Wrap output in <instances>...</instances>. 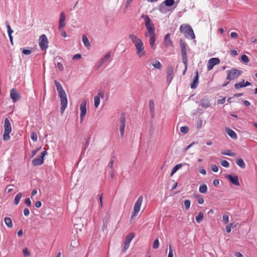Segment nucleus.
I'll return each instance as SVG.
<instances>
[{"label": "nucleus", "instance_id": "obj_63", "mask_svg": "<svg viewBox=\"0 0 257 257\" xmlns=\"http://www.w3.org/2000/svg\"><path fill=\"white\" fill-rule=\"evenodd\" d=\"M230 54L232 56H236L237 55V52L236 50H231Z\"/></svg>", "mask_w": 257, "mask_h": 257}, {"label": "nucleus", "instance_id": "obj_52", "mask_svg": "<svg viewBox=\"0 0 257 257\" xmlns=\"http://www.w3.org/2000/svg\"><path fill=\"white\" fill-rule=\"evenodd\" d=\"M211 170L214 172H217L218 170V167L215 165H212L211 166Z\"/></svg>", "mask_w": 257, "mask_h": 257}, {"label": "nucleus", "instance_id": "obj_3", "mask_svg": "<svg viewBox=\"0 0 257 257\" xmlns=\"http://www.w3.org/2000/svg\"><path fill=\"white\" fill-rule=\"evenodd\" d=\"M4 133L3 136V139L4 141H8L10 139V134L12 132V126L9 119L6 117L4 120Z\"/></svg>", "mask_w": 257, "mask_h": 257}, {"label": "nucleus", "instance_id": "obj_28", "mask_svg": "<svg viewBox=\"0 0 257 257\" xmlns=\"http://www.w3.org/2000/svg\"><path fill=\"white\" fill-rule=\"evenodd\" d=\"M183 165L182 164H178L175 165L172 169L171 176H172L179 169H180Z\"/></svg>", "mask_w": 257, "mask_h": 257}, {"label": "nucleus", "instance_id": "obj_12", "mask_svg": "<svg viewBox=\"0 0 257 257\" xmlns=\"http://www.w3.org/2000/svg\"><path fill=\"white\" fill-rule=\"evenodd\" d=\"M135 234L134 232H131L125 237V241L124 242V246L123 247L122 251L125 252L128 249L130 244L133 239L134 238Z\"/></svg>", "mask_w": 257, "mask_h": 257}, {"label": "nucleus", "instance_id": "obj_11", "mask_svg": "<svg viewBox=\"0 0 257 257\" xmlns=\"http://www.w3.org/2000/svg\"><path fill=\"white\" fill-rule=\"evenodd\" d=\"M47 155V151H43L41 153V156H38L32 161V164L34 166H40L44 163V158Z\"/></svg>", "mask_w": 257, "mask_h": 257}, {"label": "nucleus", "instance_id": "obj_62", "mask_svg": "<svg viewBox=\"0 0 257 257\" xmlns=\"http://www.w3.org/2000/svg\"><path fill=\"white\" fill-rule=\"evenodd\" d=\"M42 205V203L41 201H38L35 203V206L37 208H40Z\"/></svg>", "mask_w": 257, "mask_h": 257}, {"label": "nucleus", "instance_id": "obj_59", "mask_svg": "<svg viewBox=\"0 0 257 257\" xmlns=\"http://www.w3.org/2000/svg\"><path fill=\"white\" fill-rule=\"evenodd\" d=\"M24 214L25 216H28L29 214H30V211L29 210V209L28 208H25L24 210Z\"/></svg>", "mask_w": 257, "mask_h": 257}, {"label": "nucleus", "instance_id": "obj_56", "mask_svg": "<svg viewBox=\"0 0 257 257\" xmlns=\"http://www.w3.org/2000/svg\"><path fill=\"white\" fill-rule=\"evenodd\" d=\"M32 52L31 50L24 49L23 50V53L25 55H30Z\"/></svg>", "mask_w": 257, "mask_h": 257}, {"label": "nucleus", "instance_id": "obj_25", "mask_svg": "<svg viewBox=\"0 0 257 257\" xmlns=\"http://www.w3.org/2000/svg\"><path fill=\"white\" fill-rule=\"evenodd\" d=\"M82 41H83L85 46L86 47H87L88 49H89V48L91 46L90 43L87 37L85 35H83V36H82Z\"/></svg>", "mask_w": 257, "mask_h": 257}, {"label": "nucleus", "instance_id": "obj_35", "mask_svg": "<svg viewBox=\"0 0 257 257\" xmlns=\"http://www.w3.org/2000/svg\"><path fill=\"white\" fill-rule=\"evenodd\" d=\"M55 85H56L57 90L58 92L64 91V89L61 85V84L57 80L54 81Z\"/></svg>", "mask_w": 257, "mask_h": 257}, {"label": "nucleus", "instance_id": "obj_23", "mask_svg": "<svg viewBox=\"0 0 257 257\" xmlns=\"http://www.w3.org/2000/svg\"><path fill=\"white\" fill-rule=\"evenodd\" d=\"M128 38L134 44V45L142 41L137 35L134 34H130L128 35Z\"/></svg>", "mask_w": 257, "mask_h": 257}, {"label": "nucleus", "instance_id": "obj_57", "mask_svg": "<svg viewBox=\"0 0 257 257\" xmlns=\"http://www.w3.org/2000/svg\"><path fill=\"white\" fill-rule=\"evenodd\" d=\"M99 199L100 201V206L101 208L103 207V204H102V199H103V195L100 194L99 195Z\"/></svg>", "mask_w": 257, "mask_h": 257}, {"label": "nucleus", "instance_id": "obj_38", "mask_svg": "<svg viewBox=\"0 0 257 257\" xmlns=\"http://www.w3.org/2000/svg\"><path fill=\"white\" fill-rule=\"evenodd\" d=\"M174 0H165L164 2V4L168 7L172 6L174 4Z\"/></svg>", "mask_w": 257, "mask_h": 257}, {"label": "nucleus", "instance_id": "obj_40", "mask_svg": "<svg viewBox=\"0 0 257 257\" xmlns=\"http://www.w3.org/2000/svg\"><path fill=\"white\" fill-rule=\"evenodd\" d=\"M244 80H242V81L241 82H239V83H236L234 85L235 88L236 89H238L241 87H243V85H244Z\"/></svg>", "mask_w": 257, "mask_h": 257}, {"label": "nucleus", "instance_id": "obj_19", "mask_svg": "<svg viewBox=\"0 0 257 257\" xmlns=\"http://www.w3.org/2000/svg\"><path fill=\"white\" fill-rule=\"evenodd\" d=\"M226 178L234 185L238 186L240 185L238 177L236 175H227Z\"/></svg>", "mask_w": 257, "mask_h": 257}, {"label": "nucleus", "instance_id": "obj_16", "mask_svg": "<svg viewBox=\"0 0 257 257\" xmlns=\"http://www.w3.org/2000/svg\"><path fill=\"white\" fill-rule=\"evenodd\" d=\"M10 97L13 100V102H16L21 98L20 94L18 92L15 88H13L11 90Z\"/></svg>", "mask_w": 257, "mask_h": 257}, {"label": "nucleus", "instance_id": "obj_42", "mask_svg": "<svg viewBox=\"0 0 257 257\" xmlns=\"http://www.w3.org/2000/svg\"><path fill=\"white\" fill-rule=\"evenodd\" d=\"M159 244H160V243H159V239L158 238L156 239L153 242V248H154V249L158 248L159 247Z\"/></svg>", "mask_w": 257, "mask_h": 257}, {"label": "nucleus", "instance_id": "obj_36", "mask_svg": "<svg viewBox=\"0 0 257 257\" xmlns=\"http://www.w3.org/2000/svg\"><path fill=\"white\" fill-rule=\"evenodd\" d=\"M236 226V224L235 223H229L226 226V231L227 233H229L231 231V228H234Z\"/></svg>", "mask_w": 257, "mask_h": 257}, {"label": "nucleus", "instance_id": "obj_30", "mask_svg": "<svg viewBox=\"0 0 257 257\" xmlns=\"http://www.w3.org/2000/svg\"><path fill=\"white\" fill-rule=\"evenodd\" d=\"M236 163L238 166H239L242 169H244L245 167V164L244 163L243 160L241 158H239L237 159Z\"/></svg>", "mask_w": 257, "mask_h": 257}, {"label": "nucleus", "instance_id": "obj_14", "mask_svg": "<svg viewBox=\"0 0 257 257\" xmlns=\"http://www.w3.org/2000/svg\"><path fill=\"white\" fill-rule=\"evenodd\" d=\"M86 104H87V100H83L80 105V121L82 122L83 120V119L86 115Z\"/></svg>", "mask_w": 257, "mask_h": 257}, {"label": "nucleus", "instance_id": "obj_10", "mask_svg": "<svg viewBox=\"0 0 257 257\" xmlns=\"http://www.w3.org/2000/svg\"><path fill=\"white\" fill-rule=\"evenodd\" d=\"M39 45L42 50H45L48 47V40L46 36L44 34L40 36L39 40Z\"/></svg>", "mask_w": 257, "mask_h": 257}, {"label": "nucleus", "instance_id": "obj_41", "mask_svg": "<svg viewBox=\"0 0 257 257\" xmlns=\"http://www.w3.org/2000/svg\"><path fill=\"white\" fill-rule=\"evenodd\" d=\"M241 60L242 62L247 63L249 61V58L247 55L243 54L241 56Z\"/></svg>", "mask_w": 257, "mask_h": 257}, {"label": "nucleus", "instance_id": "obj_53", "mask_svg": "<svg viewBox=\"0 0 257 257\" xmlns=\"http://www.w3.org/2000/svg\"><path fill=\"white\" fill-rule=\"evenodd\" d=\"M173 256H174V254H173V250L172 249L171 245H169V252L168 257H173Z\"/></svg>", "mask_w": 257, "mask_h": 257}, {"label": "nucleus", "instance_id": "obj_26", "mask_svg": "<svg viewBox=\"0 0 257 257\" xmlns=\"http://www.w3.org/2000/svg\"><path fill=\"white\" fill-rule=\"evenodd\" d=\"M4 222L6 224V225L9 227V228H12L13 226V224L12 222V219L9 217H5L4 218Z\"/></svg>", "mask_w": 257, "mask_h": 257}, {"label": "nucleus", "instance_id": "obj_33", "mask_svg": "<svg viewBox=\"0 0 257 257\" xmlns=\"http://www.w3.org/2000/svg\"><path fill=\"white\" fill-rule=\"evenodd\" d=\"M22 197V193H19L15 196V200H14V203L16 205H17L19 203Z\"/></svg>", "mask_w": 257, "mask_h": 257}, {"label": "nucleus", "instance_id": "obj_8", "mask_svg": "<svg viewBox=\"0 0 257 257\" xmlns=\"http://www.w3.org/2000/svg\"><path fill=\"white\" fill-rule=\"evenodd\" d=\"M143 201V196H140L135 203L134 210L132 215V218L137 216L140 211L141 207Z\"/></svg>", "mask_w": 257, "mask_h": 257}, {"label": "nucleus", "instance_id": "obj_1", "mask_svg": "<svg viewBox=\"0 0 257 257\" xmlns=\"http://www.w3.org/2000/svg\"><path fill=\"white\" fill-rule=\"evenodd\" d=\"M141 18L144 20L145 26L147 30V32L145 34V37H148L149 34L155 33L154 25L149 17L147 15H142Z\"/></svg>", "mask_w": 257, "mask_h": 257}, {"label": "nucleus", "instance_id": "obj_43", "mask_svg": "<svg viewBox=\"0 0 257 257\" xmlns=\"http://www.w3.org/2000/svg\"><path fill=\"white\" fill-rule=\"evenodd\" d=\"M189 131V127L187 126H183L180 127V132L183 134H186Z\"/></svg>", "mask_w": 257, "mask_h": 257}, {"label": "nucleus", "instance_id": "obj_29", "mask_svg": "<svg viewBox=\"0 0 257 257\" xmlns=\"http://www.w3.org/2000/svg\"><path fill=\"white\" fill-rule=\"evenodd\" d=\"M204 219V214L202 212H200L195 217L196 221L197 223H200Z\"/></svg>", "mask_w": 257, "mask_h": 257}, {"label": "nucleus", "instance_id": "obj_48", "mask_svg": "<svg viewBox=\"0 0 257 257\" xmlns=\"http://www.w3.org/2000/svg\"><path fill=\"white\" fill-rule=\"evenodd\" d=\"M221 165L225 168H228L229 167V163L226 160L222 161L221 162Z\"/></svg>", "mask_w": 257, "mask_h": 257}, {"label": "nucleus", "instance_id": "obj_9", "mask_svg": "<svg viewBox=\"0 0 257 257\" xmlns=\"http://www.w3.org/2000/svg\"><path fill=\"white\" fill-rule=\"evenodd\" d=\"M136 53L139 58H142L146 55V52L143 41L135 44Z\"/></svg>", "mask_w": 257, "mask_h": 257}, {"label": "nucleus", "instance_id": "obj_22", "mask_svg": "<svg viewBox=\"0 0 257 257\" xmlns=\"http://www.w3.org/2000/svg\"><path fill=\"white\" fill-rule=\"evenodd\" d=\"M148 37L150 38V44L151 48L153 49H155L156 47L155 45V41H156V37L155 33L150 34L148 35Z\"/></svg>", "mask_w": 257, "mask_h": 257}, {"label": "nucleus", "instance_id": "obj_55", "mask_svg": "<svg viewBox=\"0 0 257 257\" xmlns=\"http://www.w3.org/2000/svg\"><path fill=\"white\" fill-rule=\"evenodd\" d=\"M25 204L28 206V207H31V201L30 199L29 198H27L26 200H25Z\"/></svg>", "mask_w": 257, "mask_h": 257}, {"label": "nucleus", "instance_id": "obj_58", "mask_svg": "<svg viewBox=\"0 0 257 257\" xmlns=\"http://www.w3.org/2000/svg\"><path fill=\"white\" fill-rule=\"evenodd\" d=\"M230 36L232 38H237L238 37V34L235 32H231L230 34Z\"/></svg>", "mask_w": 257, "mask_h": 257}, {"label": "nucleus", "instance_id": "obj_21", "mask_svg": "<svg viewBox=\"0 0 257 257\" xmlns=\"http://www.w3.org/2000/svg\"><path fill=\"white\" fill-rule=\"evenodd\" d=\"M225 131L231 138L234 140L237 139V136L234 131L229 127H226Z\"/></svg>", "mask_w": 257, "mask_h": 257}, {"label": "nucleus", "instance_id": "obj_15", "mask_svg": "<svg viewBox=\"0 0 257 257\" xmlns=\"http://www.w3.org/2000/svg\"><path fill=\"white\" fill-rule=\"evenodd\" d=\"M220 63V60L218 58H210L207 63V68L208 71L212 70L213 67L218 64Z\"/></svg>", "mask_w": 257, "mask_h": 257}, {"label": "nucleus", "instance_id": "obj_49", "mask_svg": "<svg viewBox=\"0 0 257 257\" xmlns=\"http://www.w3.org/2000/svg\"><path fill=\"white\" fill-rule=\"evenodd\" d=\"M203 120L201 119H199L197 120L196 126L198 128H200L202 126Z\"/></svg>", "mask_w": 257, "mask_h": 257}, {"label": "nucleus", "instance_id": "obj_64", "mask_svg": "<svg viewBox=\"0 0 257 257\" xmlns=\"http://www.w3.org/2000/svg\"><path fill=\"white\" fill-rule=\"evenodd\" d=\"M213 184L214 186H217L219 185V182L218 180H214L213 181Z\"/></svg>", "mask_w": 257, "mask_h": 257}, {"label": "nucleus", "instance_id": "obj_2", "mask_svg": "<svg viewBox=\"0 0 257 257\" xmlns=\"http://www.w3.org/2000/svg\"><path fill=\"white\" fill-rule=\"evenodd\" d=\"M180 31L183 33L187 38L193 39L195 36L191 27L188 25H182L180 27Z\"/></svg>", "mask_w": 257, "mask_h": 257}, {"label": "nucleus", "instance_id": "obj_27", "mask_svg": "<svg viewBox=\"0 0 257 257\" xmlns=\"http://www.w3.org/2000/svg\"><path fill=\"white\" fill-rule=\"evenodd\" d=\"M149 107L151 114L153 116L155 112V104L152 100H150L149 102Z\"/></svg>", "mask_w": 257, "mask_h": 257}, {"label": "nucleus", "instance_id": "obj_45", "mask_svg": "<svg viewBox=\"0 0 257 257\" xmlns=\"http://www.w3.org/2000/svg\"><path fill=\"white\" fill-rule=\"evenodd\" d=\"M31 138L34 142H37L38 139L37 134L36 133H32L31 135Z\"/></svg>", "mask_w": 257, "mask_h": 257}, {"label": "nucleus", "instance_id": "obj_24", "mask_svg": "<svg viewBox=\"0 0 257 257\" xmlns=\"http://www.w3.org/2000/svg\"><path fill=\"white\" fill-rule=\"evenodd\" d=\"M164 44L167 47L172 46V42L170 39V34H167L164 38Z\"/></svg>", "mask_w": 257, "mask_h": 257}, {"label": "nucleus", "instance_id": "obj_46", "mask_svg": "<svg viewBox=\"0 0 257 257\" xmlns=\"http://www.w3.org/2000/svg\"><path fill=\"white\" fill-rule=\"evenodd\" d=\"M223 221L225 224L229 222V216L227 214H224L222 217Z\"/></svg>", "mask_w": 257, "mask_h": 257}, {"label": "nucleus", "instance_id": "obj_13", "mask_svg": "<svg viewBox=\"0 0 257 257\" xmlns=\"http://www.w3.org/2000/svg\"><path fill=\"white\" fill-rule=\"evenodd\" d=\"M125 116L123 113H121L119 118V131L121 138H123L124 134V128L125 127Z\"/></svg>", "mask_w": 257, "mask_h": 257}, {"label": "nucleus", "instance_id": "obj_44", "mask_svg": "<svg viewBox=\"0 0 257 257\" xmlns=\"http://www.w3.org/2000/svg\"><path fill=\"white\" fill-rule=\"evenodd\" d=\"M191 201L189 200H186L184 201V206L186 210H188L190 206Z\"/></svg>", "mask_w": 257, "mask_h": 257}, {"label": "nucleus", "instance_id": "obj_61", "mask_svg": "<svg viewBox=\"0 0 257 257\" xmlns=\"http://www.w3.org/2000/svg\"><path fill=\"white\" fill-rule=\"evenodd\" d=\"M204 199L202 197H199L197 199V202L199 204H202L204 203Z\"/></svg>", "mask_w": 257, "mask_h": 257}, {"label": "nucleus", "instance_id": "obj_39", "mask_svg": "<svg viewBox=\"0 0 257 257\" xmlns=\"http://www.w3.org/2000/svg\"><path fill=\"white\" fill-rule=\"evenodd\" d=\"M100 104V98L99 96H95L94 97V106L97 108Z\"/></svg>", "mask_w": 257, "mask_h": 257}, {"label": "nucleus", "instance_id": "obj_32", "mask_svg": "<svg viewBox=\"0 0 257 257\" xmlns=\"http://www.w3.org/2000/svg\"><path fill=\"white\" fill-rule=\"evenodd\" d=\"M199 192L201 193H206L207 191V187L205 184H202L199 188Z\"/></svg>", "mask_w": 257, "mask_h": 257}, {"label": "nucleus", "instance_id": "obj_60", "mask_svg": "<svg viewBox=\"0 0 257 257\" xmlns=\"http://www.w3.org/2000/svg\"><path fill=\"white\" fill-rule=\"evenodd\" d=\"M81 55L80 54H76V55H74L72 59L73 60L79 59L81 58Z\"/></svg>", "mask_w": 257, "mask_h": 257}, {"label": "nucleus", "instance_id": "obj_31", "mask_svg": "<svg viewBox=\"0 0 257 257\" xmlns=\"http://www.w3.org/2000/svg\"><path fill=\"white\" fill-rule=\"evenodd\" d=\"M152 65L154 66V67L156 69H161L162 68V64H161V63L157 60V61H155L154 62H153L152 63Z\"/></svg>", "mask_w": 257, "mask_h": 257}, {"label": "nucleus", "instance_id": "obj_7", "mask_svg": "<svg viewBox=\"0 0 257 257\" xmlns=\"http://www.w3.org/2000/svg\"><path fill=\"white\" fill-rule=\"evenodd\" d=\"M65 13L62 12L60 14L59 29L60 30L61 35L64 38L67 36L66 32L64 30H62V28L65 26Z\"/></svg>", "mask_w": 257, "mask_h": 257}, {"label": "nucleus", "instance_id": "obj_50", "mask_svg": "<svg viewBox=\"0 0 257 257\" xmlns=\"http://www.w3.org/2000/svg\"><path fill=\"white\" fill-rule=\"evenodd\" d=\"M7 28L9 36L12 35V33H13V30L11 29V27L10 26V25H7Z\"/></svg>", "mask_w": 257, "mask_h": 257}, {"label": "nucleus", "instance_id": "obj_47", "mask_svg": "<svg viewBox=\"0 0 257 257\" xmlns=\"http://www.w3.org/2000/svg\"><path fill=\"white\" fill-rule=\"evenodd\" d=\"M23 252L24 255L25 256H30V253L27 248H25L23 250Z\"/></svg>", "mask_w": 257, "mask_h": 257}, {"label": "nucleus", "instance_id": "obj_17", "mask_svg": "<svg viewBox=\"0 0 257 257\" xmlns=\"http://www.w3.org/2000/svg\"><path fill=\"white\" fill-rule=\"evenodd\" d=\"M167 81L170 83L173 78L174 68L172 66H168L167 69Z\"/></svg>", "mask_w": 257, "mask_h": 257}, {"label": "nucleus", "instance_id": "obj_5", "mask_svg": "<svg viewBox=\"0 0 257 257\" xmlns=\"http://www.w3.org/2000/svg\"><path fill=\"white\" fill-rule=\"evenodd\" d=\"M58 93L61 101L60 111L61 113H63L67 106V95L64 90Z\"/></svg>", "mask_w": 257, "mask_h": 257}, {"label": "nucleus", "instance_id": "obj_18", "mask_svg": "<svg viewBox=\"0 0 257 257\" xmlns=\"http://www.w3.org/2000/svg\"><path fill=\"white\" fill-rule=\"evenodd\" d=\"M111 56V52H109L107 54H106L97 63L98 67H101L102 65H103L106 62H108Z\"/></svg>", "mask_w": 257, "mask_h": 257}, {"label": "nucleus", "instance_id": "obj_37", "mask_svg": "<svg viewBox=\"0 0 257 257\" xmlns=\"http://www.w3.org/2000/svg\"><path fill=\"white\" fill-rule=\"evenodd\" d=\"M201 105L204 108H207L210 106V104L208 100H202L201 101Z\"/></svg>", "mask_w": 257, "mask_h": 257}, {"label": "nucleus", "instance_id": "obj_51", "mask_svg": "<svg viewBox=\"0 0 257 257\" xmlns=\"http://www.w3.org/2000/svg\"><path fill=\"white\" fill-rule=\"evenodd\" d=\"M12 186H13V185H9L7 186L6 190L7 191L8 193H11L13 190V189L11 188Z\"/></svg>", "mask_w": 257, "mask_h": 257}, {"label": "nucleus", "instance_id": "obj_6", "mask_svg": "<svg viewBox=\"0 0 257 257\" xmlns=\"http://www.w3.org/2000/svg\"><path fill=\"white\" fill-rule=\"evenodd\" d=\"M181 47V55L182 57V62L186 66V69L187 68L188 58L187 54L186 44L182 40L180 41Z\"/></svg>", "mask_w": 257, "mask_h": 257}, {"label": "nucleus", "instance_id": "obj_54", "mask_svg": "<svg viewBox=\"0 0 257 257\" xmlns=\"http://www.w3.org/2000/svg\"><path fill=\"white\" fill-rule=\"evenodd\" d=\"M57 67L60 71L63 70L64 68H63V64L62 63H61L60 62H58L57 63Z\"/></svg>", "mask_w": 257, "mask_h": 257}, {"label": "nucleus", "instance_id": "obj_34", "mask_svg": "<svg viewBox=\"0 0 257 257\" xmlns=\"http://www.w3.org/2000/svg\"><path fill=\"white\" fill-rule=\"evenodd\" d=\"M222 155H227L231 157H235L236 154L235 153H232L230 150H226L221 153Z\"/></svg>", "mask_w": 257, "mask_h": 257}, {"label": "nucleus", "instance_id": "obj_4", "mask_svg": "<svg viewBox=\"0 0 257 257\" xmlns=\"http://www.w3.org/2000/svg\"><path fill=\"white\" fill-rule=\"evenodd\" d=\"M226 72L227 73L226 79L229 81L237 78L242 74L241 70L234 68L227 70Z\"/></svg>", "mask_w": 257, "mask_h": 257}, {"label": "nucleus", "instance_id": "obj_20", "mask_svg": "<svg viewBox=\"0 0 257 257\" xmlns=\"http://www.w3.org/2000/svg\"><path fill=\"white\" fill-rule=\"evenodd\" d=\"M199 83V74L198 71H196L195 72V76L194 77L193 82L191 84L190 87L192 89L196 88L198 85Z\"/></svg>", "mask_w": 257, "mask_h": 257}]
</instances>
